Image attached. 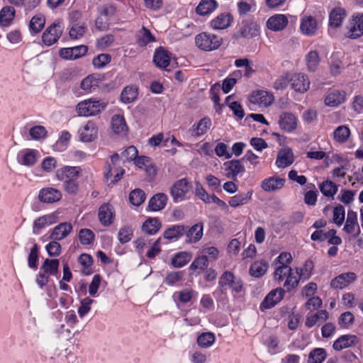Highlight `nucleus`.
Here are the masks:
<instances>
[{
	"label": "nucleus",
	"mask_w": 363,
	"mask_h": 363,
	"mask_svg": "<svg viewBox=\"0 0 363 363\" xmlns=\"http://www.w3.org/2000/svg\"><path fill=\"white\" fill-rule=\"evenodd\" d=\"M107 104L101 100L91 98L78 103L76 112L79 116H92L99 114L106 107Z\"/></svg>",
	"instance_id": "f257e3e1"
},
{
	"label": "nucleus",
	"mask_w": 363,
	"mask_h": 363,
	"mask_svg": "<svg viewBox=\"0 0 363 363\" xmlns=\"http://www.w3.org/2000/svg\"><path fill=\"white\" fill-rule=\"evenodd\" d=\"M198 48L205 51L216 50L221 45V38L214 34L201 33L195 38Z\"/></svg>",
	"instance_id": "f03ea898"
},
{
	"label": "nucleus",
	"mask_w": 363,
	"mask_h": 363,
	"mask_svg": "<svg viewBox=\"0 0 363 363\" xmlns=\"http://www.w3.org/2000/svg\"><path fill=\"white\" fill-rule=\"evenodd\" d=\"M63 26L61 22H54L49 26L42 35L43 43L50 46L55 44L62 35Z\"/></svg>",
	"instance_id": "7ed1b4c3"
},
{
	"label": "nucleus",
	"mask_w": 363,
	"mask_h": 363,
	"mask_svg": "<svg viewBox=\"0 0 363 363\" xmlns=\"http://www.w3.org/2000/svg\"><path fill=\"white\" fill-rule=\"evenodd\" d=\"M218 284L222 291H226L228 288H231L233 291L239 293L243 288L242 280L236 277L235 274H223Z\"/></svg>",
	"instance_id": "20e7f679"
},
{
	"label": "nucleus",
	"mask_w": 363,
	"mask_h": 363,
	"mask_svg": "<svg viewBox=\"0 0 363 363\" xmlns=\"http://www.w3.org/2000/svg\"><path fill=\"white\" fill-rule=\"evenodd\" d=\"M284 295L285 291L281 288L272 290L261 302L259 305L260 311H264L274 307L284 298Z\"/></svg>",
	"instance_id": "39448f33"
},
{
	"label": "nucleus",
	"mask_w": 363,
	"mask_h": 363,
	"mask_svg": "<svg viewBox=\"0 0 363 363\" xmlns=\"http://www.w3.org/2000/svg\"><path fill=\"white\" fill-rule=\"evenodd\" d=\"M189 183L186 179H181L177 181L170 189V195L174 203L184 201L189 191Z\"/></svg>",
	"instance_id": "423d86ee"
},
{
	"label": "nucleus",
	"mask_w": 363,
	"mask_h": 363,
	"mask_svg": "<svg viewBox=\"0 0 363 363\" xmlns=\"http://www.w3.org/2000/svg\"><path fill=\"white\" fill-rule=\"evenodd\" d=\"M250 103L260 107H268L274 101V95L265 90H256L251 93L249 96Z\"/></svg>",
	"instance_id": "0eeeda50"
},
{
	"label": "nucleus",
	"mask_w": 363,
	"mask_h": 363,
	"mask_svg": "<svg viewBox=\"0 0 363 363\" xmlns=\"http://www.w3.org/2000/svg\"><path fill=\"white\" fill-rule=\"evenodd\" d=\"M308 76L303 73L291 74V87L296 92L304 93L310 87Z\"/></svg>",
	"instance_id": "6e6552de"
},
{
	"label": "nucleus",
	"mask_w": 363,
	"mask_h": 363,
	"mask_svg": "<svg viewBox=\"0 0 363 363\" xmlns=\"http://www.w3.org/2000/svg\"><path fill=\"white\" fill-rule=\"evenodd\" d=\"M225 177L234 181L237 180L239 174H242L245 172V166L239 160H232L224 163Z\"/></svg>",
	"instance_id": "1a4fd4ad"
},
{
	"label": "nucleus",
	"mask_w": 363,
	"mask_h": 363,
	"mask_svg": "<svg viewBox=\"0 0 363 363\" xmlns=\"http://www.w3.org/2000/svg\"><path fill=\"white\" fill-rule=\"evenodd\" d=\"M293 260L290 252H283L274 260V272H291L290 264Z\"/></svg>",
	"instance_id": "9d476101"
},
{
	"label": "nucleus",
	"mask_w": 363,
	"mask_h": 363,
	"mask_svg": "<svg viewBox=\"0 0 363 363\" xmlns=\"http://www.w3.org/2000/svg\"><path fill=\"white\" fill-rule=\"evenodd\" d=\"M80 140L83 142H91L98 136V128L96 123L89 121L78 130Z\"/></svg>",
	"instance_id": "9b49d317"
},
{
	"label": "nucleus",
	"mask_w": 363,
	"mask_h": 363,
	"mask_svg": "<svg viewBox=\"0 0 363 363\" xmlns=\"http://www.w3.org/2000/svg\"><path fill=\"white\" fill-rule=\"evenodd\" d=\"M61 199V191L52 187L43 188L38 193V199L42 203H53L59 201Z\"/></svg>",
	"instance_id": "f8f14e48"
},
{
	"label": "nucleus",
	"mask_w": 363,
	"mask_h": 363,
	"mask_svg": "<svg viewBox=\"0 0 363 363\" xmlns=\"http://www.w3.org/2000/svg\"><path fill=\"white\" fill-rule=\"evenodd\" d=\"M87 50L88 49L86 46L79 45L72 48H62L59 52V55L63 59L72 60L85 55Z\"/></svg>",
	"instance_id": "ddd939ff"
},
{
	"label": "nucleus",
	"mask_w": 363,
	"mask_h": 363,
	"mask_svg": "<svg viewBox=\"0 0 363 363\" xmlns=\"http://www.w3.org/2000/svg\"><path fill=\"white\" fill-rule=\"evenodd\" d=\"M286 180L279 177H269L261 182L260 186L266 192H272L281 189L285 184Z\"/></svg>",
	"instance_id": "4468645a"
},
{
	"label": "nucleus",
	"mask_w": 363,
	"mask_h": 363,
	"mask_svg": "<svg viewBox=\"0 0 363 363\" xmlns=\"http://www.w3.org/2000/svg\"><path fill=\"white\" fill-rule=\"evenodd\" d=\"M347 36L352 39L363 35V15L353 16L347 27Z\"/></svg>",
	"instance_id": "2eb2a0df"
},
{
	"label": "nucleus",
	"mask_w": 363,
	"mask_h": 363,
	"mask_svg": "<svg viewBox=\"0 0 363 363\" xmlns=\"http://www.w3.org/2000/svg\"><path fill=\"white\" fill-rule=\"evenodd\" d=\"M346 93L344 91L334 90L329 92L325 97L324 104L326 106L336 108L345 103Z\"/></svg>",
	"instance_id": "dca6fc26"
},
{
	"label": "nucleus",
	"mask_w": 363,
	"mask_h": 363,
	"mask_svg": "<svg viewBox=\"0 0 363 363\" xmlns=\"http://www.w3.org/2000/svg\"><path fill=\"white\" fill-rule=\"evenodd\" d=\"M343 230L347 234H354L357 237L360 233V228L357 221V213L353 211H348Z\"/></svg>",
	"instance_id": "f3484780"
},
{
	"label": "nucleus",
	"mask_w": 363,
	"mask_h": 363,
	"mask_svg": "<svg viewBox=\"0 0 363 363\" xmlns=\"http://www.w3.org/2000/svg\"><path fill=\"white\" fill-rule=\"evenodd\" d=\"M98 216L100 223L104 226H108L113 223L115 218L113 208L108 203L101 205L99 208Z\"/></svg>",
	"instance_id": "a211bd4d"
},
{
	"label": "nucleus",
	"mask_w": 363,
	"mask_h": 363,
	"mask_svg": "<svg viewBox=\"0 0 363 363\" xmlns=\"http://www.w3.org/2000/svg\"><path fill=\"white\" fill-rule=\"evenodd\" d=\"M294 161V155L293 151L289 147L282 148L277 155L276 160V165L279 168H286L290 166Z\"/></svg>",
	"instance_id": "6ab92c4d"
},
{
	"label": "nucleus",
	"mask_w": 363,
	"mask_h": 363,
	"mask_svg": "<svg viewBox=\"0 0 363 363\" xmlns=\"http://www.w3.org/2000/svg\"><path fill=\"white\" fill-rule=\"evenodd\" d=\"M300 29L304 35L312 36L318 29L316 19L311 16H305L301 19Z\"/></svg>",
	"instance_id": "aec40b11"
},
{
	"label": "nucleus",
	"mask_w": 363,
	"mask_h": 363,
	"mask_svg": "<svg viewBox=\"0 0 363 363\" xmlns=\"http://www.w3.org/2000/svg\"><path fill=\"white\" fill-rule=\"evenodd\" d=\"M198 293L192 289H185L182 291H175L172 295V299L179 307V304H186L197 296Z\"/></svg>",
	"instance_id": "412c9836"
},
{
	"label": "nucleus",
	"mask_w": 363,
	"mask_h": 363,
	"mask_svg": "<svg viewBox=\"0 0 363 363\" xmlns=\"http://www.w3.org/2000/svg\"><path fill=\"white\" fill-rule=\"evenodd\" d=\"M288 18L284 14H275L269 18L267 21V28L273 31L284 30L288 25Z\"/></svg>",
	"instance_id": "4be33fe9"
},
{
	"label": "nucleus",
	"mask_w": 363,
	"mask_h": 363,
	"mask_svg": "<svg viewBox=\"0 0 363 363\" xmlns=\"http://www.w3.org/2000/svg\"><path fill=\"white\" fill-rule=\"evenodd\" d=\"M358 340L354 335H343L334 341L333 347L336 351H341L343 349L351 347L356 345Z\"/></svg>",
	"instance_id": "5701e85b"
},
{
	"label": "nucleus",
	"mask_w": 363,
	"mask_h": 363,
	"mask_svg": "<svg viewBox=\"0 0 363 363\" xmlns=\"http://www.w3.org/2000/svg\"><path fill=\"white\" fill-rule=\"evenodd\" d=\"M279 124L284 131L291 132L296 128L297 118L291 113H282L279 116Z\"/></svg>",
	"instance_id": "b1692460"
},
{
	"label": "nucleus",
	"mask_w": 363,
	"mask_h": 363,
	"mask_svg": "<svg viewBox=\"0 0 363 363\" xmlns=\"http://www.w3.org/2000/svg\"><path fill=\"white\" fill-rule=\"evenodd\" d=\"M187 228L186 227V229ZM186 237V242L188 243H196L199 242L203 235V223H197L186 230L185 234Z\"/></svg>",
	"instance_id": "393cba45"
},
{
	"label": "nucleus",
	"mask_w": 363,
	"mask_h": 363,
	"mask_svg": "<svg viewBox=\"0 0 363 363\" xmlns=\"http://www.w3.org/2000/svg\"><path fill=\"white\" fill-rule=\"evenodd\" d=\"M72 230L71 223L67 222L60 223L52 229L50 238L54 240H63L71 233Z\"/></svg>",
	"instance_id": "a878e982"
},
{
	"label": "nucleus",
	"mask_w": 363,
	"mask_h": 363,
	"mask_svg": "<svg viewBox=\"0 0 363 363\" xmlns=\"http://www.w3.org/2000/svg\"><path fill=\"white\" fill-rule=\"evenodd\" d=\"M356 279V274H340L331 281L330 286L334 289H342Z\"/></svg>",
	"instance_id": "bb28decb"
},
{
	"label": "nucleus",
	"mask_w": 363,
	"mask_h": 363,
	"mask_svg": "<svg viewBox=\"0 0 363 363\" xmlns=\"http://www.w3.org/2000/svg\"><path fill=\"white\" fill-rule=\"evenodd\" d=\"M101 79L96 74H91L82 80L80 89L89 94L94 91L100 85Z\"/></svg>",
	"instance_id": "cd10ccee"
},
{
	"label": "nucleus",
	"mask_w": 363,
	"mask_h": 363,
	"mask_svg": "<svg viewBox=\"0 0 363 363\" xmlns=\"http://www.w3.org/2000/svg\"><path fill=\"white\" fill-rule=\"evenodd\" d=\"M111 128L114 133L121 136L125 135L128 130L124 117L119 114L112 117Z\"/></svg>",
	"instance_id": "c85d7f7f"
},
{
	"label": "nucleus",
	"mask_w": 363,
	"mask_h": 363,
	"mask_svg": "<svg viewBox=\"0 0 363 363\" xmlns=\"http://www.w3.org/2000/svg\"><path fill=\"white\" fill-rule=\"evenodd\" d=\"M120 159V156L118 154L115 153L111 157V164H108V172L106 174V177H114V182H118L121 179V177L124 174V169L122 168H118L117 163Z\"/></svg>",
	"instance_id": "c756f323"
},
{
	"label": "nucleus",
	"mask_w": 363,
	"mask_h": 363,
	"mask_svg": "<svg viewBox=\"0 0 363 363\" xmlns=\"http://www.w3.org/2000/svg\"><path fill=\"white\" fill-rule=\"evenodd\" d=\"M211 126V121L209 118L205 117L201 119L196 124L193 125L189 131L192 135L200 137L210 129Z\"/></svg>",
	"instance_id": "7c9ffc66"
},
{
	"label": "nucleus",
	"mask_w": 363,
	"mask_h": 363,
	"mask_svg": "<svg viewBox=\"0 0 363 363\" xmlns=\"http://www.w3.org/2000/svg\"><path fill=\"white\" fill-rule=\"evenodd\" d=\"M167 200L168 198L165 194H156L149 200L148 208L152 211H160L165 207Z\"/></svg>",
	"instance_id": "2f4dec72"
},
{
	"label": "nucleus",
	"mask_w": 363,
	"mask_h": 363,
	"mask_svg": "<svg viewBox=\"0 0 363 363\" xmlns=\"http://www.w3.org/2000/svg\"><path fill=\"white\" fill-rule=\"evenodd\" d=\"M329 318V313L326 310H320L315 313L308 315L306 318L305 325L308 328H313L315 324L323 323Z\"/></svg>",
	"instance_id": "473e14b6"
},
{
	"label": "nucleus",
	"mask_w": 363,
	"mask_h": 363,
	"mask_svg": "<svg viewBox=\"0 0 363 363\" xmlns=\"http://www.w3.org/2000/svg\"><path fill=\"white\" fill-rule=\"evenodd\" d=\"M218 7L216 0H201L196 8V12L199 16H207L213 13Z\"/></svg>",
	"instance_id": "72a5a7b5"
},
{
	"label": "nucleus",
	"mask_w": 363,
	"mask_h": 363,
	"mask_svg": "<svg viewBox=\"0 0 363 363\" xmlns=\"http://www.w3.org/2000/svg\"><path fill=\"white\" fill-rule=\"evenodd\" d=\"M230 13H220L211 21V26L215 30H222L228 28L232 21Z\"/></svg>",
	"instance_id": "f704fd0d"
},
{
	"label": "nucleus",
	"mask_w": 363,
	"mask_h": 363,
	"mask_svg": "<svg viewBox=\"0 0 363 363\" xmlns=\"http://www.w3.org/2000/svg\"><path fill=\"white\" fill-rule=\"evenodd\" d=\"M17 159L21 164L26 166L33 165L37 160V151L26 150L18 154Z\"/></svg>",
	"instance_id": "c9c22d12"
},
{
	"label": "nucleus",
	"mask_w": 363,
	"mask_h": 363,
	"mask_svg": "<svg viewBox=\"0 0 363 363\" xmlns=\"http://www.w3.org/2000/svg\"><path fill=\"white\" fill-rule=\"evenodd\" d=\"M186 233V226L184 225H173L164 230L163 236L167 240H178Z\"/></svg>",
	"instance_id": "e433bc0d"
},
{
	"label": "nucleus",
	"mask_w": 363,
	"mask_h": 363,
	"mask_svg": "<svg viewBox=\"0 0 363 363\" xmlns=\"http://www.w3.org/2000/svg\"><path fill=\"white\" fill-rule=\"evenodd\" d=\"M153 60L157 67L164 69L169 66L170 57L168 52L161 48L156 50Z\"/></svg>",
	"instance_id": "4c0bfd02"
},
{
	"label": "nucleus",
	"mask_w": 363,
	"mask_h": 363,
	"mask_svg": "<svg viewBox=\"0 0 363 363\" xmlns=\"http://www.w3.org/2000/svg\"><path fill=\"white\" fill-rule=\"evenodd\" d=\"M346 17L345 11L341 8L333 9L329 16V23L334 28L340 27Z\"/></svg>",
	"instance_id": "58836bf2"
},
{
	"label": "nucleus",
	"mask_w": 363,
	"mask_h": 363,
	"mask_svg": "<svg viewBox=\"0 0 363 363\" xmlns=\"http://www.w3.org/2000/svg\"><path fill=\"white\" fill-rule=\"evenodd\" d=\"M15 9L11 6L3 7L0 11V25L9 26L15 17Z\"/></svg>",
	"instance_id": "ea45409f"
},
{
	"label": "nucleus",
	"mask_w": 363,
	"mask_h": 363,
	"mask_svg": "<svg viewBox=\"0 0 363 363\" xmlns=\"http://www.w3.org/2000/svg\"><path fill=\"white\" fill-rule=\"evenodd\" d=\"M192 258V254L189 252H179L175 254L172 258V264L174 267H182L190 262Z\"/></svg>",
	"instance_id": "a19ab883"
},
{
	"label": "nucleus",
	"mask_w": 363,
	"mask_h": 363,
	"mask_svg": "<svg viewBox=\"0 0 363 363\" xmlns=\"http://www.w3.org/2000/svg\"><path fill=\"white\" fill-rule=\"evenodd\" d=\"M56 216L50 213L40 216L35 219L33 223V230H40L46 226L50 225L56 223Z\"/></svg>",
	"instance_id": "79ce46f5"
},
{
	"label": "nucleus",
	"mask_w": 363,
	"mask_h": 363,
	"mask_svg": "<svg viewBox=\"0 0 363 363\" xmlns=\"http://www.w3.org/2000/svg\"><path fill=\"white\" fill-rule=\"evenodd\" d=\"M137 41L140 46H146L148 43L155 41V37L150 30L145 27H143L137 33Z\"/></svg>",
	"instance_id": "37998d69"
},
{
	"label": "nucleus",
	"mask_w": 363,
	"mask_h": 363,
	"mask_svg": "<svg viewBox=\"0 0 363 363\" xmlns=\"http://www.w3.org/2000/svg\"><path fill=\"white\" fill-rule=\"evenodd\" d=\"M252 191L241 193L232 196L229 200V205L233 208L246 204L252 198Z\"/></svg>",
	"instance_id": "c03bdc74"
},
{
	"label": "nucleus",
	"mask_w": 363,
	"mask_h": 363,
	"mask_svg": "<svg viewBox=\"0 0 363 363\" xmlns=\"http://www.w3.org/2000/svg\"><path fill=\"white\" fill-rule=\"evenodd\" d=\"M215 334L211 332H203L200 334L196 339L197 345L201 348H208L215 342Z\"/></svg>",
	"instance_id": "a18cd8bd"
},
{
	"label": "nucleus",
	"mask_w": 363,
	"mask_h": 363,
	"mask_svg": "<svg viewBox=\"0 0 363 363\" xmlns=\"http://www.w3.org/2000/svg\"><path fill=\"white\" fill-rule=\"evenodd\" d=\"M275 275H279V279H282V274H274ZM305 274H283L284 277H286V279L284 283V286L286 287L287 290L289 291L295 288L299 282L300 279Z\"/></svg>",
	"instance_id": "49530a36"
},
{
	"label": "nucleus",
	"mask_w": 363,
	"mask_h": 363,
	"mask_svg": "<svg viewBox=\"0 0 363 363\" xmlns=\"http://www.w3.org/2000/svg\"><path fill=\"white\" fill-rule=\"evenodd\" d=\"M327 357V352L324 348H315L308 354V363H323Z\"/></svg>",
	"instance_id": "de8ad7c7"
},
{
	"label": "nucleus",
	"mask_w": 363,
	"mask_h": 363,
	"mask_svg": "<svg viewBox=\"0 0 363 363\" xmlns=\"http://www.w3.org/2000/svg\"><path fill=\"white\" fill-rule=\"evenodd\" d=\"M138 96V89L134 86H128L123 89L121 94V100L123 103L130 104Z\"/></svg>",
	"instance_id": "09e8293b"
},
{
	"label": "nucleus",
	"mask_w": 363,
	"mask_h": 363,
	"mask_svg": "<svg viewBox=\"0 0 363 363\" xmlns=\"http://www.w3.org/2000/svg\"><path fill=\"white\" fill-rule=\"evenodd\" d=\"M321 193L326 197H333L337 192V186L331 181L323 182L319 186Z\"/></svg>",
	"instance_id": "8fccbe9b"
},
{
	"label": "nucleus",
	"mask_w": 363,
	"mask_h": 363,
	"mask_svg": "<svg viewBox=\"0 0 363 363\" xmlns=\"http://www.w3.org/2000/svg\"><path fill=\"white\" fill-rule=\"evenodd\" d=\"M45 23V17L42 14H37L34 16L30 21V30L33 33H38L43 28Z\"/></svg>",
	"instance_id": "3c124183"
},
{
	"label": "nucleus",
	"mask_w": 363,
	"mask_h": 363,
	"mask_svg": "<svg viewBox=\"0 0 363 363\" xmlns=\"http://www.w3.org/2000/svg\"><path fill=\"white\" fill-rule=\"evenodd\" d=\"M307 68L310 72L317 70L320 63V57L318 52L315 50L310 51L306 56Z\"/></svg>",
	"instance_id": "603ef678"
},
{
	"label": "nucleus",
	"mask_w": 363,
	"mask_h": 363,
	"mask_svg": "<svg viewBox=\"0 0 363 363\" xmlns=\"http://www.w3.org/2000/svg\"><path fill=\"white\" fill-rule=\"evenodd\" d=\"M161 223L157 218H149L143 225V230L149 235L155 234L160 228Z\"/></svg>",
	"instance_id": "864d4df0"
},
{
	"label": "nucleus",
	"mask_w": 363,
	"mask_h": 363,
	"mask_svg": "<svg viewBox=\"0 0 363 363\" xmlns=\"http://www.w3.org/2000/svg\"><path fill=\"white\" fill-rule=\"evenodd\" d=\"M334 138L339 143H345L350 135V130L346 125L338 126L333 133Z\"/></svg>",
	"instance_id": "5fc2aeb1"
},
{
	"label": "nucleus",
	"mask_w": 363,
	"mask_h": 363,
	"mask_svg": "<svg viewBox=\"0 0 363 363\" xmlns=\"http://www.w3.org/2000/svg\"><path fill=\"white\" fill-rule=\"evenodd\" d=\"M86 30L84 23L69 25V36L72 39H79L82 38Z\"/></svg>",
	"instance_id": "6e6d98bb"
},
{
	"label": "nucleus",
	"mask_w": 363,
	"mask_h": 363,
	"mask_svg": "<svg viewBox=\"0 0 363 363\" xmlns=\"http://www.w3.org/2000/svg\"><path fill=\"white\" fill-rule=\"evenodd\" d=\"M345 219V210L343 206L337 205L333 208V222L338 227L343 224Z\"/></svg>",
	"instance_id": "4d7b16f0"
},
{
	"label": "nucleus",
	"mask_w": 363,
	"mask_h": 363,
	"mask_svg": "<svg viewBox=\"0 0 363 363\" xmlns=\"http://www.w3.org/2000/svg\"><path fill=\"white\" fill-rule=\"evenodd\" d=\"M129 200L133 205L138 206L145 201V194L143 190L136 189L130 193Z\"/></svg>",
	"instance_id": "13d9d810"
},
{
	"label": "nucleus",
	"mask_w": 363,
	"mask_h": 363,
	"mask_svg": "<svg viewBox=\"0 0 363 363\" xmlns=\"http://www.w3.org/2000/svg\"><path fill=\"white\" fill-rule=\"evenodd\" d=\"M209 264L208 257H204L202 254L198 256L190 265L191 270L204 271L207 269Z\"/></svg>",
	"instance_id": "bf43d9fd"
},
{
	"label": "nucleus",
	"mask_w": 363,
	"mask_h": 363,
	"mask_svg": "<svg viewBox=\"0 0 363 363\" xmlns=\"http://www.w3.org/2000/svg\"><path fill=\"white\" fill-rule=\"evenodd\" d=\"M240 14L245 15L252 11H255L256 4L254 0H240L238 4Z\"/></svg>",
	"instance_id": "052dcab7"
},
{
	"label": "nucleus",
	"mask_w": 363,
	"mask_h": 363,
	"mask_svg": "<svg viewBox=\"0 0 363 363\" xmlns=\"http://www.w3.org/2000/svg\"><path fill=\"white\" fill-rule=\"evenodd\" d=\"M354 321V315L350 312L346 311L342 313L338 318V325L342 328H348Z\"/></svg>",
	"instance_id": "680f3d73"
},
{
	"label": "nucleus",
	"mask_w": 363,
	"mask_h": 363,
	"mask_svg": "<svg viewBox=\"0 0 363 363\" xmlns=\"http://www.w3.org/2000/svg\"><path fill=\"white\" fill-rule=\"evenodd\" d=\"M47 133L45 128L42 125H35L29 130L31 138L35 140L45 138L47 136Z\"/></svg>",
	"instance_id": "e2e57ef3"
},
{
	"label": "nucleus",
	"mask_w": 363,
	"mask_h": 363,
	"mask_svg": "<svg viewBox=\"0 0 363 363\" xmlns=\"http://www.w3.org/2000/svg\"><path fill=\"white\" fill-rule=\"evenodd\" d=\"M291 84V74L287 73L278 77L274 82L273 87L277 90L286 89Z\"/></svg>",
	"instance_id": "0e129e2a"
},
{
	"label": "nucleus",
	"mask_w": 363,
	"mask_h": 363,
	"mask_svg": "<svg viewBox=\"0 0 363 363\" xmlns=\"http://www.w3.org/2000/svg\"><path fill=\"white\" fill-rule=\"evenodd\" d=\"M94 238L93 232L89 229H82L79 233V239L80 242L84 245H90Z\"/></svg>",
	"instance_id": "69168bd1"
},
{
	"label": "nucleus",
	"mask_w": 363,
	"mask_h": 363,
	"mask_svg": "<svg viewBox=\"0 0 363 363\" xmlns=\"http://www.w3.org/2000/svg\"><path fill=\"white\" fill-rule=\"evenodd\" d=\"M195 194L204 203H211L212 195L208 194L199 182L196 183Z\"/></svg>",
	"instance_id": "338daca9"
},
{
	"label": "nucleus",
	"mask_w": 363,
	"mask_h": 363,
	"mask_svg": "<svg viewBox=\"0 0 363 363\" xmlns=\"http://www.w3.org/2000/svg\"><path fill=\"white\" fill-rule=\"evenodd\" d=\"M138 150L135 146L130 145L125 148L122 152H121V159L124 162H130L135 160L138 155Z\"/></svg>",
	"instance_id": "774afa93"
}]
</instances>
